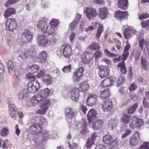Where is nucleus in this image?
Segmentation results:
<instances>
[{
	"label": "nucleus",
	"mask_w": 149,
	"mask_h": 149,
	"mask_svg": "<svg viewBox=\"0 0 149 149\" xmlns=\"http://www.w3.org/2000/svg\"><path fill=\"white\" fill-rule=\"evenodd\" d=\"M40 104H42L41 105L42 106H44L45 107H46L48 108L50 104V101L49 99L46 98H44Z\"/></svg>",
	"instance_id": "44"
},
{
	"label": "nucleus",
	"mask_w": 149,
	"mask_h": 149,
	"mask_svg": "<svg viewBox=\"0 0 149 149\" xmlns=\"http://www.w3.org/2000/svg\"><path fill=\"white\" fill-rule=\"evenodd\" d=\"M37 43L40 46H44L46 45L48 41L46 37L44 35H40L37 38Z\"/></svg>",
	"instance_id": "18"
},
{
	"label": "nucleus",
	"mask_w": 149,
	"mask_h": 149,
	"mask_svg": "<svg viewBox=\"0 0 149 149\" xmlns=\"http://www.w3.org/2000/svg\"><path fill=\"white\" fill-rule=\"evenodd\" d=\"M141 141L140 134L138 132H136L131 137L130 140V144L133 146H135Z\"/></svg>",
	"instance_id": "8"
},
{
	"label": "nucleus",
	"mask_w": 149,
	"mask_h": 149,
	"mask_svg": "<svg viewBox=\"0 0 149 149\" xmlns=\"http://www.w3.org/2000/svg\"><path fill=\"white\" fill-rule=\"evenodd\" d=\"M81 17V15L78 13H77L73 21L76 23H78L80 21Z\"/></svg>",
	"instance_id": "57"
},
{
	"label": "nucleus",
	"mask_w": 149,
	"mask_h": 149,
	"mask_svg": "<svg viewBox=\"0 0 149 149\" xmlns=\"http://www.w3.org/2000/svg\"><path fill=\"white\" fill-rule=\"evenodd\" d=\"M50 138V134L48 131H43L40 132L38 137L35 136L33 140L35 143H40L41 142L48 140Z\"/></svg>",
	"instance_id": "4"
},
{
	"label": "nucleus",
	"mask_w": 149,
	"mask_h": 149,
	"mask_svg": "<svg viewBox=\"0 0 149 149\" xmlns=\"http://www.w3.org/2000/svg\"><path fill=\"white\" fill-rule=\"evenodd\" d=\"M128 13L127 12H122L118 11L115 12V17L118 20L121 22L127 18Z\"/></svg>",
	"instance_id": "16"
},
{
	"label": "nucleus",
	"mask_w": 149,
	"mask_h": 149,
	"mask_svg": "<svg viewBox=\"0 0 149 149\" xmlns=\"http://www.w3.org/2000/svg\"><path fill=\"white\" fill-rule=\"evenodd\" d=\"M81 88L84 91L87 90L89 88L88 84L86 83H84L81 85Z\"/></svg>",
	"instance_id": "59"
},
{
	"label": "nucleus",
	"mask_w": 149,
	"mask_h": 149,
	"mask_svg": "<svg viewBox=\"0 0 149 149\" xmlns=\"http://www.w3.org/2000/svg\"><path fill=\"white\" fill-rule=\"evenodd\" d=\"M25 78L29 81L28 83V91L30 93H35L37 92L39 88V84L38 82L35 81V77L34 75L26 74Z\"/></svg>",
	"instance_id": "1"
},
{
	"label": "nucleus",
	"mask_w": 149,
	"mask_h": 149,
	"mask_svg": "<svg viewBox=\"0 0 149 149\" xmlns=\"http://www.w3.org/2000/svg\"><path fill=\"white\" fill-rule=\"evenodd\" d=\"M142 103L144 108L146 109V110L148 109L149 108V103L148 102L147 100L143 99Z\"/></svg>",
	"instance_id": "58"
},
{
	"label": "nucleus",
	"mask_w": 149,
	"mask_h": 149,
	"mask_svg": "<svg viewBox=\"0 0 149 149\" xmlns=\"http://www.w3.org/2000/svg\"><path fill=\"white\" fill-rule=\"evenodd\" d=\"M86 120L82 119L81 121V123L78 124V126L79 127H86Z\"/></svg>",
	"instance_id": "56"
},
{
	"label": "nucleus",
	"mask_w": 149,
	"mask_h": 149,
	"mask_svg": "<svg viewBox=\"0 0 149 149\" xmlns=\"http://www.w3.org/2000/svg\"><path fill=\"white\" fill-rule=\"evenodd\" d=\"M17 110L8 111V113L10 116L14 118V119H16V116Z\"/></svg>",
	"instance_id": "54"
},
{
	"label": "nucleus",
	"mask_w": 149,
	"mask_h": 149,
	"mask_svg": "<svg viewBox=\"0 0 149 149\" xmlns=\"http://www.w3.org/2000/svg\"><path fill=\"white\" fill-rule=\"evenodd\" d=\"M118 123V121L115 120H110L109 122L108 126L109 128L113 129L116 126Z\"/></svg>",
	"instance_id": "38"
},
{
	"label": "nucleus",
	"mask_w": 149,
	"mask_h": 149,
	"mask_svg": "<svg viewBox=\"0 0 149 149\" xmlns=\"http://www.w3.org/2000/svg\"><path fill=\"white\" fill-rule=\"evenodd\" d=\"M89 47L91 49L95 50H98L100 48V46L98 45V43L93 42L92 44L89 46Z\"/></svg>",
	"instance_id": "45"
},
{
	"label": "nucleus",
	"mask_w": 149,
	"mask_h": 149,
	"mask_svg": "<svg viewBox=\"0 0 149 149\" xmlns=\"http://www.w3.org/2000/svg\"><path fill=\"white\" fill-rule=\"evenodd\" d=\"M141 64L142 67L145 70H146L149 66V63L146 59L142 57H141Z\"/></svg>",
	"instance_id": "43"
},
{
	"label": "nucleus",
	"mask_w": 149,
	"mask_h": 149,
	"mask_svg": "<svg viewBox=\"0 0 149 149\" xmlns=\"http://www.w3.org/2000/svg\"><path fill=\"white\" fill-rule=\"evenodd\" d=\"M102 52L100 51H97L95 53L96 59H98L101 57L102 55Z\"/></svg>",
	"instance_id": "63"
},
{
	"label": "nucleus",
	"mask_w": 149,
	"mask_h": 149,
	"mask_svg": "<svg viewBox=\"0 0 149 149\" xmlns=\"http://www.w3.org/2000/svg\"><path fill=\"white\" fill-rule=\"evenodd\" d=\"M97 114V111L94 109H91L89 111L87 116L89 123H90L91 122L93 119H94L96 117Z\"/></svg>",
	"instance_id": "27"
},
{
	"label": "nucleus",
	"mask_w": 149,
	"mask_h": 149,
	"mask_svg": "<svg viewBox=\"0 0 149 149\" xmlns=\"http://www.w3.org/2000/svg\"><path fill=\"white\" fill-rule=\"evenodd\" d=\"M15 10L13 8H8L4 13L5 18H8L10 15L14 14L15 13Z\"/></svg>",
	"instance_id": "37"
},
{
	"label": "nucleus",
	"mask_w": 149,
	"mask_h": 149,
	"mask_svg": "<svg viewBox=\"0 0 149 149\" xmlns=\"http://www.w3.org/2000/svg\"><path fill=\"white\" fill-rule=\"evenodd\" d=\"M149 17V14H148L147 13H145L142 14L140 16H139V19H145Z\"/></svg>",
	"instance_id": "64"
},
{
	"label": "nucleus",
	"mask_w": 149,
	"mask_h": 149,
	"mask_svg": "<svg viewBox=\"0 0 149 149\" xmlns=\"http://www.w3.org/2000/svg\"><path fill=\"white\" fill-rule=\"evenodd\" d=\"M28 91L27 88L22 90L18 95V98L20 100H26L28 98Z\"/></svg>",
	"instance_id": "28"
},
{
	"label": "nucleus",
	"mask_w": 149,
	"mask_h": 149,
	"mask_svg": "<svg viewBox=\"0 0 149 149\" xmlns=\"http://www.w3.org/2000/svg\"><path fill=\"white\" fill-rule=\"evenodd\" d=\"M80 132L82 135H86L88 132L86 127H80Z\"/></svg>",
	"instance_id": "53"
},
{
	"label": "nucleus",
	"mask_w": 149,
	"mask_h": 149,
	"mask_svg": "<svg viewBox=\"0 0 149 149\" xmlns=\"http://www.w3.org/2000/svg\"><path fill=\"white\" fill-rule=\"evenodd\" d=\"M44 30L42 32L44 33H46L50 35L54 34L55 32V30L54 28L51 26H47L45 28Z\"/></svg>",
	"instance_id": "35"
},
{
	"label": "nucleus",
	"mask_w": 149,
	"mask_h": 149,
	"mask_svg": "<svg viewBox=\"0 0 149 149\" xmlns=\"http://www.w3.org/2000/svg\"><path fill=\"white\" fill-rule=\"evenodd\" d=\"M112 139V136L110 135L107 134L104 136L103 141L106 144H109L111 142Z\"/></svg>",
	"instance_id": "41"
},
{
	"label": "nucleus",
	"mask_w": 149,
	"mask_h": 149,
	"mask_svg": "<svg viewBox=\"0 0 149 149\" xmlns=\"http://www.w3.org/2000/svg\"><path fill=\"white\" fill-rule=\"evenodd\" d=\"M36 54V49L33 47L31 46L29 48L21 51L19 56L22 59H24L28 57L30 55L34 57Z\"/></svg>",
	"instance_id": "3"
},
{
	"label": "nucleus",
	"mask_w": 149,
	"mask_h": 149,
	"mask_svg": "<svg viewBox=\"0 0 149 149\" xmlns=\"http://www.w3.org/2000/svg\"><path fill=\"white\" fill-rule=\"evenodd\" d=\"M143 124V120L140 118H139L136 117H133L132 121L130 123V125L131 128L134 129L135 127H139L142 126Z\"/></svg>",
	"instance_id": "7"
},
{
	"label": "nucleus",
	"mask_w": 149,
	"mask_h": 149,
	"mask_svg": "<svg viewBox=\"0 0 149 149\" xmlns=\"http://www.w3.org/2000/svg\"><path fill=\"white\" fill-rule=\"evenodd\" d=\"M71 66L70 65L65 66L62 69V71L65 73H68L71 71Z\"/></svg>",
	"instance_id": "48"
},
{
	"label": "nucleus",
	"mask_w": 149,
	"mask_h": 149,
	"mask_svg": "<svg viewBox=\"0 0 149 149\" xmlns=\"http://www.w3.org/2000/svg\"><path fill=\"white\" fill-rule=\"evenodd\" d=\"M6 65L8 72L10 74L13 73L14 66L12 62L10 60L8 61Z\"/></svg>",
	"instance_id": "36"
},
{
	"label": "nucleus",
	"mask_w": 149,
	"mask_h": 149,
	"mask_svg": "<svg viewBox=\"0 0 149 149\" xmlns=\"http://www.w3.org/2000/svg\"><path fill=\"white\" fill-rule=\"evenodd\" d=\"M33 35L31 32L28 30H24L22 33L21 40L22 42L27 43L32 39Z\"/></svg>",
	"instance_id": "5"
},
{
	"label": "nucleus",
	"mask_w": 149,
	"mask_h": 149,
	"mask_svg": "<svg viewBox=\"0 0 149 149\" xmlns=\"http://www.w3.org/2000/svg\"><path fill=\"white\" fill-rule=\"evenodd\" d=\"M99 17L102 19H105L109 13L108 9L106 7L101 8L99 9Z\"/></svg>",
	"instance_id": "29"
},
{
	"label": "nucleus",
	"mask_w": 149,
	"mask_h": 149,
	"mask_svg": "<svg viewBox=\"0 0 149 149\" xmlns=\"http://www.w3.org/2000/svg\"><path fill=\"white\" fill-rule=\"evenodd\" d=\"M138 105V103H136L134 104L132 106L130 107L127 110L128 113L130 114L134 113L137 108Z\"/></svg>",
	"instance_id": "40"
},
{
	"label": "nucleus",
	"mask_w": 149,
	"mask_h": 149,
	"mask_svg": "<svg viewBox=\"0 0 149 149\" xmlns=\"http://www.w3.org/2000/svg\"><path fill=\"white\" fill-rule=\"evenodd\" d=\"M47 54L45 51H43L38 54L36 60L38 62L43 63L47 60Z\"/></svg>",
	"instance_id": "22"
},
{
	"label": "nucleus",
	"mask_w": 149,
	"mask_h": 149,
	"mask_svg": "<svg viewBox=\"0 0 149 149\" xmlns=\"http://www.w3.org/2000/svg\"><path fill=\"white\" fill-rule=\"evenodd\" d=\"M104 53L106 55L109 57L114 58L117 57L118 56V54H116L111 53L110 51L106 49H104Z\"/></svg>",
	"instance_id": "47"
},
{
	"label": "nucleus",
	"mask_w": 149,
	"mask_h": 149,
	"mask_svg": "<svg viewBox=\"0 0 149 149\" xmlns=\"http://www.w3.org/2000/svg\"><path fill=\"white\" fill-rule=\"evenodd\" d=\"M103 31V26L102 24H100L98 27V29L96 34V38L97 39H98L100 36Z\"/></svg>",
	"instance_id": "42"
},
{
	"label": "nucleus",
	"mask_w": 149,
	"mask_h": 149,
	"mask_svg": "<svg viewBox=\"0 0 149 149\" xmlns=\"http://www.w3.org/2000/svg\"><path fill=\"white\" fill-rule=\"evenodd\" d=\"M58 21L57 19H53L50 22V24L51 25L50 26L52 27H56L58 25Z\"/></svg>",
	"instance_id": "49"
},
{
	"label": "nucleus",
	"mask_w": 149,
	"mask_h": 149,
	"mask_svg": "<svg viewBox=\"0 0 149 149\" xmlns=\"http://www.w3.org/2000/svg\"><path fill=\"white\" fill-rule=\"evenodd\" d=\"M141 25L143 27H149V20L143 21L141 22Z\"/></svg>",
	"instance_id": "61"
},
{
	"label": "nucleus",
	"mask_w": 149,
	"mask_h": 149,
	"mask_svg": "<svg viewBox=\"0 0 149 149\" xmlns=\"http://www.w3.org/2000/svg\"><path fill=\"white\" fill-rule=\"evenodd\" d=\"M117 67L120 68V70L122 73L125 74L127 72L126 68L124 61L119 63Z\"/></svg>",
	"instance_id": "34"
},
{
	"label": "nucleus",
	"mask_w": 149,
	"mask_h": 149,
	"mask_svg": "<svg viewBox=\"0 0 149 149\" xmlns=\"http://www.w3.org/2000/svg\"><path fill=\"white\" fill-rule=\"evenodd\" d=\"M110 89H106L104 91H102L101 93V98L104 100L108 98L110 96Z\"/></svg>",
	"instance_id": "33"
},
{
	"label": "nucleus",
	"mask_w": 149,
	"mask_h": 149,
	"mask_svg": "<svg viewBox=\"0 0 149 149\" xmlns=\"http://www.w3.org/2000/svg\"><path fill=\"white\" fill-rule=\"evenodd\" d=\"M98 68L99 74L101 78L108 75L109 69L108 66L100 65L99 66Z\"/></svg>",
	"instance_id": "9"
},
{
	"label": "nucleus",
	"mask_w": 149,
	"mask_h": 149,
	"mask_svg": "<svg viewBox=\"0 0 149 149\" xmlns=\"http://www.w3.org/2000/svg\"><path fill=\"white\" fill-rule=\"evenodd\" d=\"M43 82L47 85L51 84L52 82V77L50 75L46 74L42 78Z\"/></svg>",
	"instance_id": "32"
},
{
	"label": "nucleus",
	"mask_w": 149,
	"mask_h": 149,
	"mask_svg": "<svg viewBox=\"0 0 149 149\" xmlns=\"http://www.w3.org/2000/svg\"><path fill=\"white\" fill-rule=\"evenodd\" d=\"M97 95H89L87 101V104L89 106L94 105L97 101Z\"/></svg>",
	"instance_id": "26"
},
{
	"label": "nucleus",
	"mask_w": 149,
	"mask_h": 149,
	"mask_svg": "<svg viewBox=\"0 0 149 149\" xmlns=\"http://www.w3.org/2000/svg\"><path fill=\"white\" fill-rule=\"evenodd\" d=\"M80 94V90L78 88H74L71 89L70 92V97L72 101L76 102L78 100Z\"/></svg>",
	"instance_id": "14"
},
{
	"label": "nucleus",
	"mask_w": 149,
	"mask_h": 149,
	"mask_svg": "<svg viewBox=\"0 0 149 149\" xmlns=\"http://www.w3.org/2000/svg\"><path fill=\"white\" fill-rule=\"evenodd\" d=\"M84 12L89 20H94L98 14L95 8L91 6L85 8L84 9Z\"/></svg>",
	"instance_id": "2"
},
{
	"label": "nucleus",
	"mask_w": 149,
	"mask_h": 149,
	"mask_svg": "<svg viewBox=\"0 0 149 149\" xmlns=\"http://www.w3.org/2000/svg\"><path fill=\"white\" fill-rule=\"evenodd\" d=\"M116 81V79L114 76L107 77L100 84L101 86H103V87H108L113 85Z\"/></svg>",
	"instance_id": "12"
},
{
	"label": "nucleus",
	"mask_w": 149,
	"mask_h": 149,
	"mask_svg": "<svg viewBox=\"0 0 149 149\" xmlns=\"http://www.w3.org/2000/svg\"><path fill=\"white\" fill-rule=\"evenodd\" d=\"M110 143L109 148L110 149H115L117 148L118 145V143L116 141H113Z\"/></svg>",
	"instance_id": "50"
},
{
	"label": "nucleus",
	"mask_w": 149,
	"mask_h": 149,
	"mask_svg": "<svg viewBox=\"0 0 149 149\" xmlns=\"http://www.w3.org/2000/svg\"><path fill=\"white\" fill-rule=\"evenodd\" d=\"M131 120V116L125 113H123L122 121L123 124L121 126V129L122 131L126 129L127 124L130 122Z\"/></svg>",
	"instance_id": "13"
},
{
	"label": "nucleus",
	"mask_w": 149,
	"mask_h": 149,
	"mask_svg": "<svg viewBox=\"0 0 149 149\" xmlns=\"http://www.w3.org/2000/svg\"><path fill=\"white\" fill-rule=\"evenodd\" d=\"M104 123V121L101 119L93 121L92 123V128L94 130H97L101 128Z\"/></svg>",
	"instance_id": "25"
},
{
	"label": "nucleus",
	"mask_w": 149,
	"mask_h": 149,
	"mask_svg": "<svg viewBox=\"0 0 149 149\" xmlns=\"http://www.w3.org/2000/svg\"><path fill=\"white\" fill-rule=\"evenodd\" d=\"M44 98L41 95L40 93L38 95H36L33 96L31 100V102L32 105H34L38 103H41L42 102L43 98Z\"/></svg>",
	"instance_id": "20"
},
{
	"label": "nucleus",
	"mask_w": 149,
	"mask_h": 149,
	"mask_svg": "<svg viewBox=\"0 0 149 149\" xmlns=\"http://www.w3.org/2000/svg\"><path fill=\"white\" fill-rule=\"evenodd\" d=\"M17 1V0H8L7 2L5 4L6 6L8 7L9 5L14 3Z\"/></svg>",
	"instance_id": "62"
},
{
	"label": "nucleus",
	"mask_w": 149,
	"mask_h": 149,
	"mask_svg": "<svg viewBox=\"0 0 149 149\" xmlns=\"http://www.w3.org/2000/svg\"><path fill=\"white\" fill-rule=\"evenodd\" d=\"M39 93H40L43 97L46 98L48 96L49 94V90L47 88L40 91Z\"/></svg>",
	"instance_id": "39"
},
{
	"label": "nucleus",
	"mask_w": 149,
	"mask_h": 149,
	"mask_svg": "<svg viewBox=\"0 0 149 149\" xmlns=\"http://www.w3.org/2000/svg\"><path fill=\"white\" fill-rule=\"evenodd\" d=\"M92 57L91 54L88 52H84L81 55L82 61L84 63H88Z\"/></svg>",
	"instance_id": "19"
},
{
	"label": "nucleus",
	"mask_w": 149,
	"mask_h": 149,
	"mask_svg": "<svg viewBox=\"0 0 149 149\" xmlns=\"http://www.w3.org/2000/svg\"><path fill=\"white\" fill-rule=\"evenodd\" d=\"M113 107V102L111 100H106L102 105V111L104 112L110 111Z\"/></svg>",
	"instance_id": "10"
},
{
	"label": "nucleus",
	"mask_w": 149,
	"mask_h": 149,
	"mask_svg": "<svg viewBox=\"0 0 149 149\" xmlns=\"http://www.w3.org/2000/svg\"><path fill=\"white\" fill-rule=\"evenodd\" d=\"M48 20L47 18L44 17L41 18L37 22V27L40 29L42 32L45 29V28L47 26V24L48 22Z\"/></svg>",
	"instance_id": "17"
},
{
	"label": "nucleus",
	"mask_w": 149,
	"mask_h": 149,
	"mask_svg": "<svg viewBox=\"0 0 149 149\" xmlns=\"http://www.w3.org/2000/svg\"><path fill=\"white\" fill-rule=\"evenodd\" d=\"M39 70V67L37 65H33L30 66L28 70L29 74H27L33 75V74L37 72Z\"/></svg>",
	"instance_id": "30"
},
{
	"label": "nucleus",
	"mask_w": 149,
	"mask_h": 149,
	"mask_svg": "<svg viewBox=\"0 0 149 149\" xmlns=\"http://www.w3.org/2000/svg\"><path fill=\"white\" fill-rule=\"evenodd\" d=\"M139 149H149V143L147 142H144L140 147Z\"/></svg>",
	"instance_id": "51"
},
{
	"label": "nucleus",
	"mask_w": 149,
	"mask_h": 149,
	"mask_svg": "<svg viewBox=\"0 0 149 149\" xmlns=\"http://www.w3.org/2000/svg\"><path fill=\"white\" fill-rule=\"evenodd\" d=\"M71 48L70 45H64L63 50V54L64 57L66 58H69L72 54Z\"/></svg>",
	"instance_id": "24"
},
{
	"label": "nucleus",
	"mask_w": 149,
	"mask_h": 149,
	"mask_svg": "<svg viewBox=\"0 0 149 149\" xmlns=\"http://www.w3.org/2000/svg\"><path fill=\"white\" fill-rule=\"evenodd\" d=\"M94 142L91 140V139H89L86 143V146L88 148H90L92 144H94Z\"/></svg>",
	"instance_id": "60"
},
{
	"label": "nucleus",
	"mask_w": 149,
	"mask_h": 149,
	"mask_svg": "<svg viewBox=\"0 0 149 149\" xmlns=\"http://www.w3.org/2000/svg\"><path fill=\"white\" fill-rule=\"evenodd\" d=\"M48 109V108L47 107H45L44 106L41 105V108L38 111L37 113L39 114H43L46 112Z\"/></svg>",
	"instance_id": "46"
},
{
	"label": "nucleus",
	"mask_w": 149,
	"mask_h": 149,
	"mask_svg": "<svg viewBox=\"0 0 149 149\" xmlns=\"http://www.w3.org/2000/svg\"><path fill=\"white\" fill-rule=\"evenodd\" d=\"M66 116L69 119H72L76 116V112L72 109L68 108L65 111Z\"/></svg>",
	"instance_id": "23"
},
{
	"label": "nucleus",
	"mask_w": 149,
	"mask_h": 149,
	"mask_svg": "<svg viewBox=\"0 0 149 149\" xmlns=\"http://www.w3.org/2000/svg\"><path fill=\"white\" fill-rule=\"evenodd\" d=\"M127 0H118V3L119 8L123 10H125L127 8Z\"/></svg>",
	"instance_id": "31"
},
{
	"label": "nucleus",
	"mask_w": 149,
	"mask_h": 149,
	"mask_svg": "<svg viewBox=\"0 0 149 149\" xmlns=\"http://www.w3.org/2000/svg\"><path fill=\"white\" fill-rule=\"evenodd\" d=\"M8 130L5 128H3L1 131V136H5L8 134Z\"/></svg>",
	"instance_id": "52"
},
{
	"label": "nucleus",
	"mask_w": 149,
	"mask_h": 149,
	"mask_svg": "<svg viewBox=\"0 0 149 149\" xmlns=\"http://www.w3.org/2000/svg\"><path fill=\"white\" fill-rule=\"evenodd\" d=\"M137 33L136 29L130 28H128L125 29L124 31L125 38L127 40L130 39L133 36Z\"/></svg>",
	"instance_id": "11"
},
{
	"label": "nucleus",
	"mask_w": 149,
	"mask_h": 149,
	"mask_svg": "<svg viewBox=\"0 0 149 149\" xmlns=\"http://www.w3.org/2000/svg\"><path fill=\"white\" fill-rule=\"evenodd\" d=\"M17 25V22L14 19H8L6 23V29L10 31H13L15 30Z\"/></svg>",
	"instance_id": "6"
},
{
	"label": "nucleus",
	"mask_w": 149,
	"mask_h": 149,
	"mask_svg": "<svg viewBox=\"0 0 149 149\" xmlns=\"http://www.w3.org/2000/svg\"><path fill=\"white\" fill-rule=\"evenodd\" d=\"M46 74L45 70H42L38 73L37 75V77L38 78H41V77H43Z\"/></svg>",
	"instance_id": "55"
},
{
	"label": "nucleus",
	"mask_w": 149,
	"mask_h": 149,
	"mask_svg": "<svg viewBox=\"0 0 149 149\" xmlns=\"http://www.w3.org/2000/svg\"><path fill=\"white\" fill-rule=\"evenodd\" d=\"M84 69L83 67L79 68L74 73L72 80L74 82H77L79 80L82 74Z\"/></svg>",
	"instance_id": "15"
},
{
	"label": "nucleus",
	"mask_w": 149,
	"mask_h": 149,
	"mask_svg": "<svg viewBox=\"0 0 149 149\" xmlns=\"http://www.w3.org/2000/svg\"><path fill=\"white\" fill-rule=\"evenodd\" d=\"M30 131L33 134H39L41 131L40 127L38 124H33L30 127Z\"/></svg>",
	"instance_id": "21"
}]
</instances>
